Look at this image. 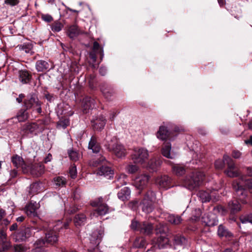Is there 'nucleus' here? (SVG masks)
Listing matches in <instances>:
<instances>
[{
	"label": "nucleus",
	"instance_id": "f257e3e1",
	"mask_svg": "<svg viewBox=\"0 0 252 252\" xmlns=\"http://www.w3.org/2000/svg\"><path fill=\"white\" fill-rule=\"evenodd\" d=\"M252 186V179H247L246 176H242L234 181L232 183L233 189L235 190L238 199L243 203H246L247 192L245 188Z\"/></svg>",
	"mask_w": 252,
	"mask_h": 252
},
{
	"label": "nucleus",
	"instance_id": "f03ea898",
	"mask_svg": "<svg viewBox=\"0 0 252 252\" xmlns=\"http://www.w3.org/2000/svg\"><path fill=\"white\" fill-rule=\"evenodd\" d=\"M105 146L109 151L112 152L119 158H123L126 156V149L115 136H107Z\"/></svg>",
	"mask_w": 252,
	"mask_h": 252
},
{
	"label": "nucleus",
	"instance_id": "7ed1b4c3",
	"mask_svg": "<svg viewBox=\"0 0 252 252\" xmlns=\"http://www.w3.org/2000/svg\"><path fill=\"white\" fill-rule=\"evenodd\" d=\"M204 178V175L201 172H193L186 176L184 180V185L189 190L198 188L202 183Z\"/></svg>",
	"mask_w": 252,
	"mask_h": 252
},
{
	"label": "nucleus",
	"instance_id": "20e7f679",
	"mask_svg": "<svg viewBox=\"0 0 252 252\" xmlns=\"http://www.w3.org/2000/svg\"><path fill=\"white\" fill-rule=\"evenodd\" d=\"M41 103L39 100L37 96L34 93L29 94L24 101V106L27 109L33 108L38 113L42 112Z\"/></svg>",
	"mask_w": 252,
	"mask_h": 252
},
{
	"label": "nucleus",
	"instance_id": "39448f33",
	"mask_svg": "<svg viewBox=\"0 0 252 252\" xmlns=\"http://www.w3.org/2000/svg\"><path fill=\"white\" fill-rule=\"evenodd\" d=\"M50 228H52L50 231L46 234V240L38 239L36 241L35 245L36 249L32 250V252H39V250L37 248L42 247L45 245L46 244H54L58 241L57 236V232L53 231V227L52 225L50 226Z\"/></svg>",
	"mask_w": 252,
	"mask_h": 252
},
{
	"label": "nucleus",
	"instance_id": "423d86ee",
	"mask_svg": "<svg viewBox=\"0 0 252 252\" xmlns=\"http://www.w3.org/2000/svg\"><path fill=\"white\" fill-rule=\"evenodd\" d=\"M158 232L161 235L158 237L155 246L159 250L169 247V240L166 235V232L167 231V226L164 224H160L158 226Z\"/></svg>",
	"mask_w": 252,
	"mask_h": 252
},
{
	"label": "nucleus",
	"instance_id": "0eeeda50",
	"mask_svg": "<svg viewBox=\"0 0 252 252\" xmlns=\"http://www.w3.org/2000/svg\"><path fill=\"white\" fill-rule=\"evenodd\" d=\"M148 151L144 148L135 149L131 155L134 163L142 164L145 163L149 158Z\"/></svg>",
	"mask_w": 252,
	"mask_h": 252
},
{
	"label": "nucleus",
	"instance_id": "6e6552de",
	"mask_svg": "<svg viewBox=\"0 0 252 252\" xmlns=\"http://www.w3.org/2000/svg\"><path fill=\"white\" fill-rule=\"evenodd\" d=\"M223 158L227 165V168L224 170V173L229 177H238L240 175V172L236 166L234 160L227 155H224Z\"/></svg>",
	"mask_w": 252,
	"mask_h": 252
},
{
	"label": "nucleus",
	"instance_id": "1a4fd4ad",
	"mask_svg": "<svg viewBox=\"0 0 252 252\" xmlns=\"http://www.w3.org/2000/svg\"><path fill=\"white\" fill-rule=\"evenodd\" d=\"M91 204L92 206L97 207L94 210V215L104 216L109 212V208L107 204L103 203L102 197H99L92 201Z\"/></svg>",
	"mask_w": 252,
	"mask_h": 252
},
{
	"label": "nucleus",
	"instance_id": "9d476101",
	"mask_svg": "<svg viewBox=\"0 0 252 252\" xmlns=\"http://www.w3.org/2000/svg\"><path fill=\"white\" fill-rule=\"evenodd\" d=\"M28 173L33 177H38L43 175L45 171V166L41 163L28 164Z\"/></svg>",
	"mask_w": 252,
	"mask_h": 252
},
{
	"label": "nucleus",
	"instance_id": "9b49d317",
	"mask_svg": "<svg viewBox=\"0 0 252 252\" xmlns=\"http://www.w3.org/2000/svg\"><path fill=\"white\" fill-rule=\"evenodd\" d=\"M32 234V229L30 227H21L15 235V240L17 242H22L26 241L30 237Z\"/></svg>",
	"mask_w": 252,
	"mask_h": 252
},
{
	"label": "nucleus",
	"instance_id": "f8f14e48",
	"mask_svg": "<svg viewBox=\"0 0 252 252\" xmlns=\"http://www.w3.org/2000/svg\"><path fill=\"white\" fill-rule=\"evenodd\" d=\"M106 123V120L103 115H100L94 116L91 120V123L93 128L97 131L102 130Z\"/></svg>",
	"mask_w": 252,
	"mask_h": 252
},
{
	"label": "nucleus",
	"instance_id": "ddd939ff",
	"mask_svg": "<svg viewBox=\"0 0 252 252\" xmlns=\"http://www.w3.org/2000/svg\"><path fill=\"white\" fill-rule=\"evenodd\" d=\"M38 128L39 126L36 123H28L22 126L21 131L24 135L28 136L29 134H36Z\"/></svg>",
	"mask_w": 252,
	"mask_h": 252
},
{
	"label": "nucleus",
	"instance_id": "4468645a",
	"mask_svg": "<svg viewBox=\"0 0 252 252\" xmlns=\"http://www.w3.org/2000/svg\"><path fill=\"white\" fill-rule=\"evenodd\" d=\"M11 161L13 165L16 168H18L21 167L22 172L26 174L28 173V164L24 161L21 157L17 155H14L11 158Z\"/></svg>",
	"mask_w": 252,
	"mask_h": 252
},
{
	"label": "nucleus",
	"instance_id": "2eb2a0df",
	"mask_svg": "<svg viewBox=\"0 0 252 252\" xmlns=\"http://www.w3.org/2000/svg\"><path fill=\"white\" fill-rule=\"evenodd\" d=\"M156 184L159 188L163 189H167L173 186L171 178L166 175L158 177L156 179Z\"/></svg>",
	"mask_w": 252,
	"mask_h": 252
},
{
	"label": "nucleus",
	"instance_id": "dca6fc26",
	"mask_svg": "<svg viewBox=\"0 0 252 252\" xmlns=\"http://www.w3.org/2000/svg\"><path fill=\"white\" fill-rule=\"evenodd\" d=\"M103 235V231L101 230H96L92 233L90 238V241L93 249L94 250V248L97 247L101 241Z\"/></svg>",
	"mask_w": 252,
	"mask_h": 252
},
{
	"label": "nucleus",
	"instance_id": "f3484780",
	"mask_svg": "<svg viewBox=\"0 0 252 252\" xmlns=\"http://www.w3.org/2000/svg\"><path fill=\"white\" fill-rule=\"evenodd\" d=\"M214 191L209 192L205 190H200L198 193V195L202 200V202H209L211 200L213 201H216L218 200L219 196H217Z\"/></svg>",
	"mask_w": 252,
	"mask_h": 252
},
{
	"label": "nucleus",
	"instance_id": "a211bd4d",
	"mask_svg": "<svg viewBox=\"0 0 252 252\" xmlns=\"http://www.w3.org/2000/svg\"><path fill=\"white\" fill-rule=\"evenodd\" d=\"M67 35L71 39H74L79 35L83 33V32L79 29L76 24H73L67 27L66 32Z\"/></svg>",
	"mask_w": 252,
	"mask_h": 252
},
{
	"label": "nucleus",
	"instance_id": "6ab92c4d",
	"mask_svg": "<svg viewBox=\"0 0 252 252\" xmlns=\"http://www.w3.org/2000/svg\"><path fill=\"white\" fill-rule=\"evenodd\" d=\"M95 100L92 97L87 96L84 97L81 101V107L83 113H87L90 109L94 106Z\"/></svg>",
	"mask_w": 252,
	"mask_h": 252
},
{
	"label": "nucleus",
	"instance_id": "aec40b11",
	"mask_svg": "<svg viewBox=\"0 0 252 252\" xmlns=\"http://www.w3.org/2000/svg\"><path fill=\"white\" fill-rule=\"evenodd\" d=\"M202 222L208 226H214L218 223V220L216 215L210 213L205 215L202 217Z\"/></svg>",
	"mask_w": 252,
	"mask_h": 252
},
{
	"label": "nucleus",
	"instance_id": "412c9836",
	"mask_svg": "<svg viewBox=\"0 0 252 252\" xmlns=\"http://www.w3.org/2000/svg\"><path fill=\"white\" fill-rule=\"evenodd\" d=\"M150 176L147 174H142L137 177L134 181V185L138 189H143L149 181Z\"/></svg>",
	"mask_w": 252,
	"mask_h": 252
},
{
	"label": "nucleus",
	"instance_id": "4be33fe9",
	"mask_svg": "<svg viewBox=\"0 0 252 252\" xmlns=\"http://www.w3.org/2000/svg\"><path fill=\"white\" fill-rule=\"evenodd\" d=\"M139 207L143 212L146 214H150L154 210V202L142 199L140 202Z\"/></svg>",
	"mask_w": 252,
	"mask_h": 252
},
{
	"label": "nucleus",
	"instance_id": "5701e85b",
	"mask_svg": "<svg viewBox=\"0 0 252 252\" xmlns=\"http://www.w3.org/2000/svg\"><path fill=\"white\" fill-rule=\"evenodd\" d=\"M153 224L149 221H145L141 222L139 227V231L146 235L151 234L153 230Z\"/></svg>",
	"mask_w": 252,
	"mask_h": 252
},
{
	"label": "nucleus",
	"instance_id": "b1692460",
	"mask_svg": "<svg viewBox=\"0 0 252 252\" xmlns=\"http://www.w3.org/2000/svg\"><path fill=\"white\" fill-rule=\"evenodd\" d=\"M170 131L164 126H160L157 133V137L158 139L164 141L170 138Z\"/></svg>",
	"mask_w": 252,
	"mask_h": 252
},
{
	"label": "nucleus",
	"instance_id": "393cba45",
	"mask_svg": "<svg viewBox=\"0 0 252 252\" xmlns=\"http://www.w3.org/2000/svg\"><path fill=\"white\" fill-rule=\"evenodd\" d=\"M171 144L170 142L165 143L161 149L162 155L168 158L173 159L175 158V155L171 153Z\"/></svg>",
	"mask_w": 252,
	"mask_h": 252
},
{
	"label": "nucleus",
	"instance_id": "a878e982",
	"mask_svg": "<svg viewBox=\"0 0 252 252\" xmlns=\"http://www.w3.org/2000/svg\"><path fill=\"white\" fill-rule=\"evenodd\" d=\"M130 189L128 187H124L118 192V197L123 201L128 200L130 198Z\"/></svg>",
	"mask_w": 252,
	"mask_h": 252
},
{
	"label": "nucleus",
	"instance_id": "bb28decb",
	"mask_svg": "<svg viewBox=\"0 0 252 252\" xmlns=\"http://www.w3.org/2000/svg\"><path fill=\"white\" fill-rule=\"evenodd\" d=\"M162 163V160L160 158H153L149 161L148 167L152 171H156L160 167Z\"/></svg>",
	"mask_w": 252,
	"mask_h": 252
},
{
	"label": "nucleus",
	"instance_id": "cd10ccee",
	"mask_svg": "<svg viewBox=\"0 0 252 252\" xmlns=\"http://www.w3.org/2000/svg\"><path fill=\"white\" fill-rule=\"evenodd\" d=\"M41 183L35 182L32 184L28 188V192L30 195H33L42 191Z\"/></svg>",
	"mask_w": 252,
	"mask_h": 252
},
{
	"label": "nucleus",
	"instance_id": "c85d7f7f",
	"mask_svg": "<svg viewBox=\"0 0 252 252\" xmlns=\"http://www.w3.org/2000/svg\"><path fill=\"white\" fill-rule=\"evenodd\" d=\"M228 207L231 214H235L241 210V206L237 200H232L229 202Z\"/></svg>",
	"mask_w": 252,
	"mask_h": 252
},
{
	"label": "nucleus",
	"instance_id": "c756f323",
	"mask_svg": "<svg viewBox=\"0 0 252 252\" xmlns=\"http://www.w3.org/2000/svg\"><path fill=\"white\" fill-rule=\"evenodd\" d=\"M88 148L92 150V152L94 153H98L99 152L100 150V146L99 144L97 142L96 138L92 136L89 142Z\"/></svg>",
	"mask_w": 252,
	"mask_h": 252
},
{
	"label": "nucleus",
	"instance_id": "7c9ffc66",
	"mask_svg": "<svg viewBox=\"0 0 252 252\" xmlns=\"http://www.w3.org/2000/svg\"><path fill=\"white\" fill-rule=\"evenodd\" d=\"M19 78L23 84H27L31 79V75L27 70H21L19 71Z\"/></svg>",
	"mask_w": 252,
	"mask_h": 252
},
{
	"label": "nucleus",
	"instance_id": "2f4dec72",
	"mask_svg": "<svg viewBox=\"0 0 252 252\" xmlns=\"http://www.w3.org/2000/svg\"><path fill=\"white\" fill-rule=\"evenodd\" d=\"M35 68L38 72H44L49 69V64L44 60H38L36 63Z\"/></svg>",
	"mask_w": 252,
	"mask_h": 252
},
{
	"label": "nucleus",
	"instance_id": "473e14b6",
	"mask_svg": "<svg viewBox=\"0 0 252 252\" xmlns=\"http://www.w3.org/2000/svg\"><path fill=\"white\" fill-rule=\"evenodd\" d=\"M218 234L220 237H225L229 238L233 236L232 233L222 224L220 225L218 227Z\"/></svg>",
	"mask_w": 252,
	"mask_h": 252
},
{
	"label": "nucleus",
	"instance_id": "72a5a7b5",
	"mask_svg": "<svg viewBox=\"0 0 252 252\" xmlns=\"http://www.w3.org/2000/svg\"><path fill=\"white\" fill-rule=\"evenodd\" d=\"M174 244L176 246H184L187 244L188 240L184 237L181 235H176L173 237Z\"/></svg>",
	"mask_w": 252,
	"mask_h": 252
},
{
	"label": "nucleus",
	"instance_id": "f704fd0d",
	"mask_svg": "<svg viewBox=\"0 0 252 252\" xmlns=\"http://www.w3.org/2000/svg\"><path fill=\"white\" fill-rule=\"evenodd\" d=\"M97 174L100 176H109L113 174V171L108 166H102L99 168Z\"/></svg>",
	"mask_w": 252,
	"mask_h": 252
},
{
	"label": "nucleus",
	"instance_id": "c9c22d12",
	"mask_svg": "<svg viewBox=\"0 0 252 252\" xmlns=\"http://www.w3.org/2000/svg\"><path fill=\"white\" fill-rule=\"evenodd\" d=\"M28 109H20L17 113L16 118L17 119L19 122H22L26 121L29 117V113L27 112Z\"/></svg>",
	"mask_w": 252,
	"mask_h": 252
},
{
	"label": "nucleus",
	"instance_id": "e433bc0d",
	"mask_svg": "<svg viewBox=\"0 0 252 252\" xmlns=\"http://www.w3.org/2000/svg\"><path fill=\"white\" fill-rule=\"evenodd\" d=\"M86 220L87 218L86 215L83 213H81L75 216L74 218V222L76 226H81L86 223Z\"/></svg>",
	"mask_w": 252,
	"mask_h": 252
},
{
	"label": "nucleus",
	"instance_id": "4c0bfd02",
	"mask_svg": "<svg viewBox=\"0 0 252 252\" xmlns=\"http://www.w3.org/2000/svg\"><path fill=\"white\" fill-rule=\"evenodd\" d=\"M168 222L174 225H178L182 221L181 216L174 214H170L167 218Z\"/></svg>",
	"mask_w": 252,
	"mask_h": 252
},
{
	"label": "nucleus",
	"instance_id": "58836bf2",
	"mask_svg": "<svg viewBox=\"0 0 252 252\" xmlns=\"http://www.w3.org/2000/svg\"><path fill=\"white\" fill-rule=\"evenodd\" d=\"M100 90L106 98L107 99H110V97L112 95L113 93L112 91L110 90L107 84L105 83L102 84L100 86Z\"/></svg>",
	"mask_w": 252,
	"mask_h": 252
},
{
	"label": "nucleus",
	"instance_id": "ea45409f",
	"mask_svg": "<svg viewBox=\"0 0 252 252\" xmlns=\"http://www.w3.org/2000/svg\"><path fill=\"white\" fill-rule=\"evenodd\" d=\"M172 171L177 176H182L186 173V168L184 166L176 164L172 166Z\"/></svg>",
	"mask_w": 252,
	"mask_h": 252
},
{
	"label": "nucleus",
	"instance_id": "a19ab883",
	"mask_svg": "<svg viewBox=\"0 0 252 252\" xmlns=\"http://www.w3.org/2000/svg\"><path fill=\"white\" fill-rule=\"evenodd\" d=\"M143 199H146L154 203L156 199L155 191L151 189H149L144 194Z\"/></svg>",
	"mask_w": 252,
	"mask_h": 252
},
{
	"label": "nucleus",
	"instance_id": "79ce46f5",
	"mask_svg": "<svg viewBox=\"0 0 252 252\" xmlns=\"http://www.w3.org/2000/svg\"><path fill=\"white\" fill-rule=\"evenodd\" d=\"M127 182V176L125 174H121L119 175L116 180V186L117 188L126 185Z\"/></svg>",
	"mask_w": 252,
	"mask_h": 252
},
{
	"label": "nucleus",
	"instance_id": "37998d69",
	"mask_svg": "<svg viewBox=\"0 0 252 252\" xmlns=\"http://www.w3.org/2000/svg\"><path fill=\"white\" fill-rule=\"evenodd\" d=\"M18 47L21 50H23L26 53H32L33 48L32 44L31 42H26L21 45H18Z\"/></svg>",
	"mask_w": 252,
	"mask_h": 252
},
{
	"label": "nucleus",
	"instance_id": "c03bdc74",
	"mask_svg": "<svg viewBox=\"0 0 252 252\" xmlns=\"http://www.w3.org/2000/svg\"><path fill=\"white\" fill-rule=\"evenodd\" d=\"M50 28L54 32H58L62 30L63 25L59 20H56L50 25Z\"/></svg>",
	"mask_w": 252,
	"mask_h": 252
},
{
	"label": "nucleus",
	"instance_id": "a18cd8bd",
	"mask_svg": "<svg viewBox=\"0 0 252 252\" xmlns=\"http://www.w3.org/2000/svg\"><path fill=\"white\" fill-rule=\"evenodd\" d=\"M69 224V221H67L63 224L62 222L60 220H58L56 222V224L53 225H52L53 227V231L55 232H59L60 230L63 227L64 228L66 229L68 227Z\"/></svg>",
	"mask_w": 252,
	"mask_h": 252
},
{
	"label": "nucleus",
	"instance_id": "49530a36",
	"mask_svg": "<svg viewBox=\"0 0 252 252\" xmlns=\"http://www.w3.org/2000/svg\"><path fill=\"white\" fill-rule=\"evenodd\" d=\"M146 244V240L143 237L137 238L133 243L134 246L138 248H144Z\"/></svg>",
	"mask_w": 252,
	"mask_h": 252
},
{
	"label": "nucleus",
	"instance_id": "de8ad7c7",
	"mask_svg": "<svg viewBox=\"0 0 252 252\" xmlns=\"http://www.w3.org/2000/svg\"><path fill=\"white\" fill-rule=\"evenodd\" d=\"M240 220L242 223L249 222L252 224V213H248L241 216Z\"/></svg>",
	"mask_w": 252,
	"mask_h": 252
},
{
	"label": "nucleus",
	"instance_id": "09e8293b",
	"mask_svg": "<svg viewBox=\"0 0 252 252\" xmlns=\"http://www.w3.org/2000/svg\"><path fill=\"white\" fill-rule=\"evenodd\" d=\"M54 182L56 187H63L66 184V180L63 177H57L54 178Z\"/></svg>",
	"mask_w": 252,
	"mask_h": 252
},
{
	"label": "nucleus",
	"instance_id": "8fccbe9b",
	"mask_svg": "<svg viewBox=\"0 0 252 252\" xmlns=\"http://www.w3.org/2000/svg\"><path fill=\"white\" fill-rule=\"evenodd\" d=\"M68 156L70 159L73 161H77L79 159V153L73 149L68 151Z\"/></svg>",
	"mask_w": 252,
	"mask_h": 252
},
{
	"label": "nucleus",
	"instance_id": "3c124183",
	"mask_svg": "<svg viewBox=\"0 0 252 252\" xmlns=\"http://www.w3.org/2000/svg\"><path fill=\"white\" fill-rule=\"evenodd\" d=\"M213 211L221 215H225L227 214V211L226 208L221 205H218L214 207Z\"/></svg>",
	"mask_w": 252,
	"mask_h": 252
},
{
	"label": "nucleus",
	"instance_id": "603ef678",
	"mask_svg": "<svg viewBox=\"0 0 252 252\" xmlns=\"http://www.w3.org/2000/svg\"><path fill=\"white\" fill-rule=\"evenodd\" d=\"M70 121L68 118H65L62 120H61L58 123V127H62L63 128H65L68 126L69 125Z\"/></svg>",
	"mask_w": 252,
	"mask_h": 252
},
{
	"label": "nucleus",
	"instance_id": "864d4df0",
	"mask_svg": "<svg viewBox=\"0 0 252 252\" xmlns=\"http://www.w3.org/2000/svg\"><path fill=\"white\" fill-rule=\"evenodd\" d=\"M138 168L137 165L131 164L126 167V170L127 173L133 174L138 171Z\"/></svg>",
	"mask_w": 252,
	"mask_h": 252
},
{
	"label": "nucleus",
	"instance_id": "5fc2aeb1",
	"mask_svg": "<svg viewBox=\"0 0 252 252\" xmlns=\"http://www.w3.org/2000/svg\"><path fill=\"white\" fill-rule=\"evenodd\" d=\"M28 250L27 247L22 244L16 245L14 246L15 252H26Z\"/></svg>",
	"mask_w": 252,
	"mask_h": 252
},
{
	"label": "nucleus",
	"instance_id": "6e6d98bb",
	"mask_svg": "<svg viewBox=\"0 0 252 252\" xmlns=\"http://www.w3.org/2000/svg\"><path fill=\"white\" fill-rule=\"evenodd\" d=\"M140 202L137 200H134L130 201L128 205V207L133 210H136L138 207H139Z\"/></svg>",
	"mask_w": 252,
	"mask_h": 252
},
{
	"label": "nucleus",
	"instance_id": "4d7b16f0",
	"mask_svg": "<svg viewBox=\"0 0 252 252\" xmlns=\"http://www.w3.org/2000/svg\"><path fill=\"white\" fill-rule=\"evenodd\" d=\"M41 18L43 21L47 23H50L53 21L52 16L48 14H42L41 15Z\"/></svg>",
	"mask_w": 252,
	"mask_h": 252
},
{
	"label": "nucleus",
	"instance_id": "13d9d810",
	"mask_svg": "<svg viewBox=\"0 0 252 252\" xmlns=\"http://www.w3.org/2000/svg\"><path fill=\"white\" fill-rule=\"evenodd\" d=\"M224 164H225V161L223 158V160L221 159L217 160L215 162V166L217 169H220L223 167Z\"/></svg>",
	"mask_w": 252,
	"mask_h": 252
},
{
	"label": "nucleus",
	"instance_id": "bf43d9fd",
	"mask_svg": "<svg viewBox=\"0 0 252 252\" xmlns=\"http://www.w3.org/2000/svg\"><path fill=\"white\" fill-rule=\"evenodd\" d=\"M140 225H141V222H139L138 221L133 220L130 224V228L134 230L139 231Z\"/></svg>",
	"mask_w": 252,
	"mask_h": 252
},
{
	"label": "nucleus",
	"instance_id": "052dcab7",
	"mask_svg": "<svg viewBox=\"0 0 252 252\" xmlns=\"http://www.w3.org/2000/svg\"><path fill=\"white\" fill-rule=\"evenodd\" d=\"M105 160V158L103 157H100V159H93L90 162V165L93 166H97L98 164H99L101 162Z\"/></svg>",
	"mask_w": 252,
	"mask_h": 252
},
{
	"label": "nucleus",
	"instance_id": "680f3d73",
	"mask_svg": "<svg viewBox=\"0 0 252 252\" xmlns=\"http://www.w3.org/2000/svg\"><path fill=\"white\" fill-rule=\"evenodd\" d=\"M6 240V234L4 228L0 230V242H4Z\"/></svg>",
	"mask_w": 252,
	"mask_h": 252
},
{
	"label": "nucleus",
	"instance_id": "e2e57ef3",
	"mask_svg": "<svg viewBox=\"0 0 252 252\" xmlns=\"http://www.w3.org/2000/svg\"><path fill=\"white\" fill-rule=\"evenodd\" d=\"M19 2V0H4L5 4L9 5L11 6L17 5Z\"/></svg>",
	"mask_w": 252,
	"mask_h": 252
},
{
	"label": "nucleus",
	"instance_id": "0e129e2a",
	"mask_svg": "<svg viewBox=\"0 0 252 252\" xmlns=\"http://www.w3.org/2000/svg\"><path fill=\"white\" fill-rule=\"evenodd\" d=\"M89 57L92 60L93 63H95L96 60L95 51H91L89 53Z\"/></svg>",
	"mask_w": 252,
	"mask_h": 252
},
{
	"label": "nucleus",
	"instance_id": "69168bd1",
	"mask_svg": "<svg viewBox=\"0 0 252 252\" xmlns=\"http://www.w3.org/2000/svg\"><path fill=\"white\" fill-rule=\"evenodd\" d=\"M2 243V251H5L7 250L10 247V245L8 242L4 241V242H1Z\"/></svg>",
	"mask_w": 252,
	"mask_h": 252
},
{
	"label": "nucleus",
	"instance_id": "338daca9",
	"mask_svg": "<svg viewBox=\"0 0 252 252\" xmlns=\"http://www.w3.org/2000/svg\"><path fill=\"white\" fill-rule=\"evenodd\" d=\"M73 197L74 200H78L80 198V191L76 189L73 192Z\"/></svg>",
	"mask_w": 252,
	"mask_h": 252
},
{
	"label": "nucleus",
	"instance_id": "774afa93",
	"mask_svg": "<svg viewBox=\"0 0 252 252\" xmlns=\"http://www.w3.org/2000/svg\"><path fill=\"white\" fill-rule=\"evenodd\" d=\"M232 157L235 158H238L241 156V153L237 150H234L232 153Z\"/></svg>",
	"mask_w": 252,
	"mask_h": 252
}]
</instances>
